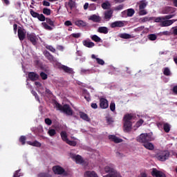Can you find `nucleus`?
Listing matches in <instances>:
<instances>
[{
    "mask_svg": "<svg viewBox=\"0 0 177 177\" xmlns=\"http://www.w3.org/2000/svg\"><path fill=\"white\" fill-rule=\"evenodd\" d=\"M175 16H176V14L167 15L164 17H158L155 19V21L156 23H160L161 27H169V26H172L175 21H177V19L169 20V19H172V17H175Z\"/></svg>",
    "mask_w": 177,
    "mask_h": 177,
    "instance_id": "f257e3e1",
    "label": "nucleus"
},
{
    "mask_svg": "<svg viewBox=\"0 0 177 177\" xmlns=\"http://www.w3.org/2000/svg\"><path fill=\"white\" fill-rule=\"evenodd\" d=\"M132 118H133V115L131 114L128 113L124 115L123 118V128L124 132H131L132 130Z\"/></svg>",
    "mask_w": 177,
    "mask_h": 177,
    "instance_id": "f03ea898",
    "label": "nucleus"
},
{
    "mask_svg": "<svg viewBox=\"0 0 177 177\" xmlns=\"http://www.w3.org/2000/svg\"><path fill=\"white\" fill-rule=\"evenodd\" d=\"M56 107L60 111H63V113L66 114V115H73V109H71V107H70V105L64 104V106H62V104L57 103Z\"/></svg>",
    "mask_w": 177,
    "mask_h": 177,
    "instance_id": "7ed1b4c3",
    "label": "nucleus"
},
{
    "mask_svg": "<svg viewBox=\"0 0 177 177\" xmlns=\"http://www.w3.org/2000/svg\"><path fill=\"white\" fill-rule=\"evenodd\" d=\"M169 151H160L156 155V158L158 160V161H167L168 158H169Z\"/></svg>",
    "mask_w": 177,
    "mask_h": 177,
    "instance_id": "20e7f679",
    "label": "nucleus"
},
{
    "mask_svg": "<svg viewBox=\"0 0 177 177\" xmlns=\"http://www.w3.org/2000/svg\"><path fill=\"white\" fill-rule=\"evenodd\" d=\"M151 140H153V138L148 133H142L137 138V141L143 145L147 142H151Z\"/></svg>",
    "mask_w": 177,
    "mask_h": 177,
    "instance_id": "39448f33",
    "label": "nucleus"
},
{
    "mask_svg": "<svg viewBox=\"0 0 177 177\" xmlns=\"http://www.w3.org/2000/svg\"><path fill=\"white\" fill-rule=\"evenodd\" d=\"M147 1L146 0H141L139 3H137V5L139 6V15L140 16H145L147 15V11L145 10L146 6H147Z\"/></svg>",
    "mask_w": 177,
    "mask_h": 177,
    "instance_id": "423d86ee",
    "label": "nucleus"
},
{
    "mask_svg": "<svg viewBox=\"0 0 177 177\" xmlns=\"http://www.w3.org/2000/svg\"><path fill=\"white\" fill-rule=\"evenodd\" d=\"M45 20H46V22H42L41 26H43L45 30H48V31H52V30H53V28L52 27H55V22L48 17L47 18L45 17Z\"/></svg>",
    "mask_w": 177,
    "mask_h": 177,
    "instance_id": "0eeeda50",
    "label": "nucleus"
},
{
    "mask_svg": "<svg viewBox=\"0 0 177 177\" xmlns=\"http://www.w3.org/2000/svg\"><path fill=\"white\" fill-rule=\"evenodd\" d=\"M53 171L55 175H64V176H67V171L59 165L53 167Z\"/></svg>",
    "mask_w": 177,
    "mask_h": 177,
    "instance_id": "6e6552de",
    "label": "nucleus"
},
{
    "mask_svg": "<svg viewBox=\"0 0 177 177\" xmlns=\"http://www.w3.org/2000/svg\"><path fill=\"white\" fill-rule=\"evenodd\" d=\"M30 14L32 17H34L35 19H38L39 21H45V15H44V14H39L34 11V10L32 9L30 10Z\"/></svg>",
    "mask_w": 177,
    "mask_h": 177,
    "instance_id": "1a4fd4ad",
    "label": "nucleus"
},
{
    "mask_svg": "<svg viewBox=\"0 0 177 177\" xmlns=\"http://www.w3.org/2000/svg\"><path fill=\"white\" fill-rule=\"evenodd\" d=\"M26 38L32 44V45L35 46L37 45V42L38 41V37H37V35L35 33H27Z\"/></svg>",
    "mask_w": 177,
    "mask_h": 177,
    "instance_id": "9d476101",
    "label": "nucleus"
},
{
    "mask_svg": "<svg viewBox=\"0 0 177 177\" xmlns=\"http://www.w3.org/2000/svg\"><path fill=\"white\" fill-rule=\"evenodd\" d=\"M176 12V8L170 6L165 7L162 10L163 15H175Z\"/></svg>",
    "mask_w": 177,
    "mask_h": 177,
    "instance_id": "9b49d317",
    "label": "nucleus"
},
{
    "mask_svg": "<svg viewBox=\"0 0 177 177\" xmlns=\"http://www.w3.org/2000/svg\"><path fill=\"white\" fill-rule=\"evenodd\" d=\"M43 55L45 56L46 59H47V60H49L50 63H53L54 62H56V59L55 57L50 54V53H49V51L45 50L43 52Z\"/></svg>",
    "mask_w": 177,
    "mask_h": 177,
    "instance_id": "f8f14e48",
    "label": "nucleus"
},
{
    "mask_svg": "<svg viewBox=\"0 0 177 177\" xmlns=\"http://www.w3.org/2000/svg\"><path fill=\"white\" fill-rule=\"evenodd\" d=\"M28 77L30 81H38L39 80V75L35 72H29Z\"/></svg>",
    "mask_w": 177,
    "mask_h": 177,
    "instance_id": "ddd939ff",
    "label": "nucleus"
},
{
    "mask_svg": "<svg viewBox=\"0 0 177 177\" xmlns=\"http://www.w3.org/2000/svg\"><path fill=\"white\" fill-rule=\"evenodd\" d=\"M100 107L103 109L109 108V101H107V99L103 97L100 99Z\"/></svg>",
    "mask_w": 177,
    "mask_h": 177,
    "instance_id": "4468645a",
    "label": "nucleus"
},
{
    "mask_svg": "<svg viewBox=\"0 0 177 177\" xmlns=\"http://www.w3.org/2000/svg\"><path fill=\"white\" fill-rule=\"evenodd\" d=\"M152 176L155 177H167L165 176V174H164L162 171L157 170V169H153L151 171Z\"/></svg>",
    "mask_w": 177,
    "mask_h": 177,
    "instance_id": "2eb2a0df",
    "label": "nucleus"
},
{
    "mask_svg": "<svg viewBox=\"0 0 177 177\" xmlns=\"http://www.w3.org/2000/svg\"><path fill=\"white\" fill-rule=\"evenodd\" d=\"M124 24L123 21H115L111 24V28H115L116 27L121 28L124 27Z\"/></svg>",
    "mask_w": 177,
    "mask_h": 177,
    "instance_id": "dca6fc26",
    "label": "nucleus"
},
{
    "mask_svg": "<svg viewBox=\"0 0 177 177\" xmlns=\"http://www.w3.org/2000/svg\"><path fill=\"white\" fill-rule=\"evenodd\" d=\"M88 20H91V21H93L94 23H100V21H102V18L100 16L93 15L90 16Z\"/></svg>",
    "mask_w": 177,
    "mask_h": 177,
    "instance_id": "f3484780",
    "label": "nucleus"
},
{
    "mask_svg": "<svg viewBox=\"0 0 177 177\" xmlns=\"http://www.w3.org/2000/svg\"><path fill=\"white\" fill-rule=\"evenodd\" d=\"M113 13H114V10H111V9L105 11L104 12L105 20H110V19H111V17H113Z\"/></svg>",
    "mask_w": 177,
    "mask_h": 177,
    "instance_id": "a211bd4d",
    "label": "nucleus"
},
{
    "mask_svg": "<svg viewBox=\"0 0 177 177\" xmlns=\"http://www.w3.org/2000/svg\"><path fill=\"white\" fill-rule=\"evenodd\" d=\"M109 140H111V142H114V143H121V142H122V139L119 138L114 135H109Z\"/></svg>",
    "mask_w": 177,
    "mask_h": 177,
    "instance_id": "6ab92c4d",
    "label": "nucleus"
},
{
    "mask_svg": "<svg viewBox=\"0 0 177 177\" xmlns=\"http://www.w3.org/2000/svg\"><path fill=\"white\" fill-rule=\"evenodd\" d=\"M79 115L82 120H84V121H87L89 122L91 121V118H89V116H88V114L84 113V112H79Z\"/></svg>",
    "mask_w": 177,
    "mask_h": 177,
    "instance_id": "aec40b11",
    "label": "nucleus"
},
{
    "mask_svg": "<svg viewBox=\"0 0 177 177\" xmlns=\"http://www.w3.org/2000/svg\"><path fill=\"white\" fill-rule=\"evenodd\" d=\"M18 37L19 41H24L26 39V32L21 29H18Z\"/></svg>",
    "mask_w": 177,
    "mask_h": 177,
    "instance_id": "412c9836",
    "label": "nucleus"
},
{
    "mask_svg": "<svg viewBox=\"0 0 177 177\" xmlns=\"http://www.w3.org/2000/svg\"><path fill=\"white\" fill-rule=\"evenodd\" d=\"M84 177H99V176L94 171H86L84 173Z\"/></svg>",
    "mask_w": 177,
    "mask_h": 177,
    "instance_id": "4be33fe9",
    "label": "nucleus"
},
{
    "mask_svg": "<svg viewBox=\"0 0 177 177\" xmlns=\"http://www.w3.org/2000/svg\"><path fill=\"white\" fill-rule=\"evenodd\" d=\"M82 44L84 46H86V48H93V46H95V43L89 41L88 40H84L82 41Z\"/></svg>",
    "mask_w": 177,
    "mask_h": 177,
    "instance_id": "5701e85b",
    "label": "nucleus"
},
{
    "mask_svg": "<svg viewBox=\"0 0 177 177\" xmlns=\"http://www.w3.org/2000/svg\"><path fill=\"white\" fill-rule=\"evenodd\" d=\"M98 32L100 34H109V28L106 26H100L98 28Z\"/></svg>",
    "mask_w": 177,
    "mask_h": 177,
    "instance_id": "b1692460",
    "label": "nucleus"
},
{
    "mask_svg": "<svg viewBox=\"0 0 177 177\" xmlns=\"http://www.w3.org/2000/svg\"><path fill=\"white\" fill-rule=\"evenodd\" d=\"M27 143L30 146H33L34 147H41V146H42L41 142H39L37 140H35L34 142L28 141V142H27Z\"/></svg>",
    "mask_w": 177,
    "mask_h": 177,
    "instance_id": "393cba45",
    "label": "nucleus"
},
{
    "mask_svg": "<svg viewBox=\"0 0 177 177\" xmlns=\"http://www.w3.org/2000/svg\"><path fill=\"white\" fill-rule=\"evenodd\" d=\"M62 70L63 71H64V73H66L67 74H74V71H73V68L66 65H64Z\"/></svg>",
    "mask_w": 177,
    "mask_h": 177,
    "instance_id": "a878e982",
    "label": "nucleus"
},
{
    "mask_svg": "<svg viewBox=\"0 0 177 177\" xmlns=\"http://www.w3.org/2000/svg\"><path fill=\"white\" fill-rule=\"evenodd\" d=\"M101 7L104 10H109L110 9V8H111V4L109 1H105L102 3Z\"/></svg>",
    "mask_w": 177,
    "mask_h": 177,
    "instance_id": "bb28decb",
    "label": "nucleus"
},
{
    "mask_svg": "<svg viewBox=\"0 0 177 177\" xmlns=\"http://www.w3.org/2000/svg\"><path fill=\"white\" fill-rule=\"evenodd\" d=\"M75 159V161L77 164H82L84 162V159H82V156L80 155H77L73 157Z\"/></svg>",
    "mask_w": 177,
    "mask_h": 177,
    "instance_id": "cd10ccee",
    "label": "nucleus"
},
{
    "mask_svg": "<svg viewBox=\"0 0 177 177\" xmlns=\"http://www.w3.org/2000/svg\"><path fill=\"white\" fill-rule=\"evenodd\" d=\"M143 146L148 150H154V145L151 142H147L143 144Z\"/></svg>",
    "mask_w": 177,
    "mask_h": 177,
    "instance_id": "c85d7f7f",
    "label": "nucleus"
},
{
    "mask_svg": "<svg viewBox=\"0 0 177 177\" xmlns=\"http://www.w3.org/2000/svg\"><path fill=\"white\" fill-rule=\"evenodd\" d=\"M123 13H127L128 17H132L135 15V10L133 8H129L127 10H124Z\"/></svg>",
    "mask_w": 177,
    "mask_h": 177,
    "instance_id": "c756f323",
    "label": "nucleus"
},
{
    "mask_svg": "<svg viewBox=\"0 0 177 177\" xmlns=\"http://www.w3.org/2000/svg\"><path fill=\"white\" fill-rule=\"evenodd\" d=\"M75 24L77 27H86V22H85L82 20L75 21Z\"/></svg>",
    "mask_w": 177,
    "mask_h": 177,
    "instance_id": "7c9ffc66",
    "label": "nucleus"
},
{
    "mask_svg": "<svg viewBox=\"0 0 177 177\" xmlns=\"http://www.w3.org/2000/svg\"><path fill=\"white\" fill-rule=\"evenodd\" d=\"M163 129L166 133H169V131H171V124L169 123H164Z\"/></svg>",
    "mask_w": 177,
    "mask_h": 177,
    "instance_id": "2f4dec72",
    "label": "nucleus"
},
{
    "mask_svg": "<svg viewBox=\"0 0 177 177\" xmlns=\"http://www.w3.org/2000/svg\"><path fill=\"white\" fill-rule=\"evenodd\" d=\"M120 38H122L123 39H131L132 38V35L128 33H122L120 35Z\"/></svg>",
    "mask_w": 177,
    "mask_h": 177,
    "instance_id": "473e14b6",
    "label": "nucleus"
},
{
    "mask_svg": "<svg viewBox=\"0 0 177 177\" xmlns=\"http://www.w3.org/2000/svg\"><path fill=\"white\" fill-rule=\"evenodd\" d=\"M53 63L55 64V67L56 68H58L59 70H63V67H64V65H63L60 62H57V59H56V62H54Z\"/></svg>",
    "mask_w": 177,
    "mask_h": 177,
    "instance_id": "72a5a7b5",
    "label": "nucleus"
},
{
    "mask_svg": "<svg viewBox=\"0 0 177 177\" xmlns=\"http://www.w3.org/2000/svg\"><path fill=\"white\" fill-rule=\"evenodd\" d=\"M60 136L64 142H66L67 140H68V138H67V132L62 131L60 133Z\"/></svg>",
    "mask_w": 177,
    "mask_h": 177,
    "instance_id": "f704fd0d",
    "label": "nucleus"
},
{
    "mask_svg": "<svg viewBox=\"0 0 177 177\" xmlns=\"http://www.w3.org/2000/svg\"><path fill=\"white\" fill-rule=\"evenodd\" d=\"M163 74L164 75H166L167 77H169L171 75V70H169V68L166 67L163 68Z\"/></svg>",
    "mask_w": 177,
    "mask_h": 177,
    "instance_id": "c9c22d12",
    "label": "nucleus"
},
{
    "mask_svg": "<svg viewBox=\"0 0 177 177\" xmlns=\"http://www.w3.org/2000/svg\"><path fill=\"white\" fill-rule=\"evenodd\" d=\"M43 13L46 16H50V14L52 13V10L48 8H43Z\"/></svg>",
    "mask_w": 177,
    "mask_h": 177,
    "instance_id": "e433bc0d",
    "label": "nucleus"
},
{
    "mask_svg": "<svg viewBox=\"0 0 177 177\" xmlns=\"http://www.w3.org/2000/svg\"><path fill=\"white\" fill-rule=\"evenodd\" d=\"M91 38L92 41H94L95 42H100L102 41V39H100V37L96 35H93L91 37Z\"/></svg>",
    "mask_w": 177,
    "mask_h": 177,
    "instance_id": "4c0bfd02",
    "label": "nucleus"
},
{
    "mask_svg": "<svg viewBox=\"0 0 177 177\" xmlns=\"http://www.w3.org/2000/svg\"><path fill=\"white\" fill-rule=\"evenodd\" d=\"M147 38L149 39V41H156V39H157V35L149 34L148 35Z\"/></svg>",
    "mask_w": 177,
    "mask_h": 177,
    "instance_id": "58836bf2",
    "label": "nucleus"
},
{
    "mask_svg": "<svg viewBox=\"0 0 177 177\" xmlns=\"http://www.w3.org/2000/svg\"><path fill=\"white\" fill-rule=\"evenodd\" d=\"M122 9H124V4H120L113 8L115 12H120V10H122Z\"/></svg>",
    "mask_w": 177,
    "mask_h": 177,
    "instance_id": "ea45409f",
    "label": "nucleus"
},
{
    "mask_svg": "<svg viewBox=\"0 0 177 177\" xmlns=\"http://www.w3.org/2000/svg\"><path fill=\"white\" fill-rule=\"evenodd\" d=\"M68 5L71 10H73L74 8H75V2L73 0H69Z\"/></svg>",
    "mask_w": 177,
    "mask_h": 177,
    "instance_id": "a19ab883",
    "label": "nucleus"
},
{
    "mask_svg": "<svg viewBox=\"0 0 177 177\" xmlns=\"http://www.w3.org/2000/svg\"><path fill=\"white\" fill-rule=\"evenodd\" d=\"M37 177H52L49 173L41 172L37 175Z\"/></svg>",
    "mask_w": 177,
    "mask_h": 177,
    "instance_id": "79ce46f5",
    "label": "nucleus"
},
{
    "mask_svg": "<svg viewBox=\"0 0 177 177\" xmlns=\"http://www.w3.org/2000/svg\"><path fill=\"white\" fill-rule=\"evenodd\" d=\"M48 134L51 137L55 136V135H56V130L55 129H50L48 131Z\"/></svg>",
    "mask_w": 177,
    "mask_h": 177,
    "instance_id": "37998d69",
    "label": "nucleus"
},
{
    "mask_svg": "<svg viewBox=\"0 0 177 177\" xmlns=\"http://www.w3.org/2000/svg\"><path fill=\"white\" fill-rule=\"evenodd\" d=\"M66 143H67V145H69V146H73V147H75V146H77L76 141L70 140L68 139L67 140Z\"/></svg>",
    "mask_w": 177,
    "mask_h": 177,
    "instance_id": "c03bdc74",
    "label": "nucleus"
},
{
    "mask_svg": "<svg viewBox=\"0 0 177 177\" xmlns=\"http://www.w3.org/2000/svg\"><path fill=\"white\" fill-rule=\"evenodd\" d=\"M26 140H27V138L26 137V136H21L19 138V142L21 143L22 145H26Z\"/></svg>",
    "mask_w": 177,
    "mask_h": 177,
    "instance_id": "a18cd8bd",
    "label": "nucleus"
},
{
    "mask_svg": "<svg viewBox=\"0 0 177 177\" xmlns=\"http://www.w3.org/2000/svg\"><path fill=\"white\" fill-rule=\"evenodd\" d=\"M143 122H145V121L143 120V119H140V120L136 123V128H139V127H142V125H143Z\"/></svg>",
    "mask_w": 177,
    "mask_h": 177,
    "instance_id": "49530a36",
    "label": "nucleus"
},
{
    "mask_svg": "<svg viewBox=\"0 0 177 177\" xmlns=\"http://www.w3.org/2000/svg\"><path fill=\"white\" fill-rule=\"evenodd\" d=\"M46 48L48 49V50H50V52H52L53 53H55L56 52V48H53L52 46L47 45L46 46Z\"/></svg>",
    "mask_w": 177,
    "mask_h": 177,
    "instance_id": "de8ad7c7",
    "label": "nucleus"
},
{
    "mask_svg": "<svg viewBox=\"0 0 177 177\" xmlns=\"http://www.w3.org/2000/svg\"><path fill=\"white\" fill-rule=\"evenodd\" d=\"M40 77L43 80H48V75L44 72L40 73Z\"/></svg>",
    "mask_w": 177,
    "mask_h": 177,
    "instance_id": "09e8293b",
    "label": "nucleus"
},
{
    "mask_svg": "<svg viewBox=\"0 0 177 177\" xmlns=\"http://www.w3.org/2000/svg\"><path fill=\"white\" fill-rule=\"evenodd\" d=\"M106 122L109 125L111 124L114 122V120H113V118L111 117H106Z\"/></svg>",
    "mask_w": 177,
    "mask_h": 177,
    "instance_id": "8fccbe9b",
    "label": "nucleus"
},
{
    "mask_svg": "<svg viewBox=\"0 0 177 177\" xmlns=\"http://www.w3.org/2000/svg\"><path fill=\"white\" fill-rule=\"evenodd\" d=\"M31 93H32V95H33V96H35V97L37 100V102H39V96L38 95V93H37L35 92V91H34V90L31 91Z\"/></svg>",
    "mask_w": 177,
    "mask_h": 177,
    "instance_id": "3c124183",
    "label": "nucleus"
},
{
    "mask_svg": "<svg viewBox=\"0 0 177 177\" xmlns=\"http://www.w3.org/2000/svg\"><path fill=\"white\" fill-rule=\"evenodd\" d=\"M95 60L97 64H100V66H104V61L100 58H95Z\"/></svg>",
    "mask_w": 177,
    "mask_h": 177,
    "instance_id": "603ef678",
    "label": "nucleus"
},
{
    "mask_svg": "<svg viewBox=\"0 0 177 177\" xmlns=\"http://www.w3.org/2000/svg\"><path fill=\"white\" fill-rule=\"evenodd\" d=\"M109 107H110L111 111H113V112L115 111V103L111 102Z\"/></svg>",
    "mask_w": 177,
    "mask_h": 177,
    "instance_id": "864d4df0",
    "label": "nucleus"
},
{
    "mask_svg": "<svg viewBox=\"0 0 177 177\" xmlns=\"http://www.w3.org/2000/svg\"><path fill=\"white\" fill-rule=\"evenodd\" d=\"M84 99H86L87 102H91V95H89L88 93H84Z\"/></svg>",
    "mask_w": 177,
    "mask_h": 177,
    "instance_id": "5fc2aeb1",
    "label": "nucleus"
},
{
    "mask_svg": "<svg viewBox=\"0 0 177 177\" xmlns=\"http://www.w3.org/2000/svg\"><path fill=\"white\" fill-rule=\"evenodd\" d=\"M89 10H96V4L91 3L88 6Z\"/></svg>",
    "mask_w": 177,
    "mask_h": 177,
    "instance_id": "6e6d98bb",
    "label": "nucleus"
},
{
    "mask_svg": "<svg viewBox=\"0 0 177 177\" xmlns=\"http://www.w3.org/2000/svg\"><path fill=\"white\" fill-rule=\"evenodd\" d=\"M71 37H73V38H80L81 33H72Z\"/></svg>",
    "mask_w": 177,
    "mask_h": 177,
    "instance_id": "4d7b16f0",
    "label": "nucleus"
},
{
    "mask_svg": "<svg viewBox=\"0 0 177 177\" xmlns=\"http://www.w3.org/2000/svg\"><path fill=\"white\" fill-rule=\"evenodd\" d=\"M44 121L47 125H52V120L50 118H46Z\"/></svg>",
    "mask_w": 177,
    "mask_h": 177,
    "instance_id": "13d9d810",
    "label": "nucleus"
},
{
    "mask_svg": "<svg viewBox=\"0 0 177 177\" xmlns=\"http://www.w3.org/2000/svg\"><path fill=\"white\" fill-rule=\"evenodd\" d=\"M20 176H21V175H20V169L16 171L14 173L13 177H20Z\"/></svg>",
    "mask_w": 177,
    "mask_h": 177,
    "instance_id": "bf43d9fd",
    "label": "nucleus"
},
{
    "mask_svg": "<svg viewBox=\"0 0 177 177\" xmlns=\"http://www.w3.org/2000/svg\"><path fill=\"white\" fill-rule=\"evenodd\" d=\"M81 73H83L84 74H89V73H91V70H89V69H82Z\"/></svg>",
    "mask_w": 177,
    "mask_h": 177,
    "instance_id": "052dcab7",
    "label": "nucleus"
},
{
    "mask_svg": "<svg viewBox=\"0 0 177 177\" xmlns=\"http://www.w3.org/2000/svg\"><path fill=\"white\" fill-rule=\"evenodd\" d=\"M64 25L66 26V27H69V26H73V23L71 21H66Z\"/></svg>",
    "mask_w": 177,
    "mask_h": 177,
    "instance_id": "680f3d73",
    "label": "nucleus"
},
{
    "mask_svg": "<svg viewBox=\"0 0 177 177\" xmlns=\"http://www.w3.org/2000/svg\"><path fill=\"white\" fill-rule=\"evenodd\" d=\"M43 6H50V3H49V1H44Z\"/></svg>",
    "mask_w": 177,
    "mask_h": 177,
    "instance_id": "e2e57ef3",
    "label": "nucleus"
},
{
    "mask_svg": "<svg viewBox=\"0 0 177 177\" xmlns=\"http://www.w3.org/2000/svg\"><path fill=\"white\" fill-rule=\"evenodd\" d=\"M115 154H116V157H120V158L124 157V154L121 153L120 151H116Z\"/></svg>",
    "mask_w": 177,
    "mask_h": 177,
    "instance_id": "0e129e2a",
    "label": "nucleus"
},
{
    "mask_svg": "<svg viewBox=\"0 0 177 177\" xmlns=\"http://www.w3.org/2000/svg\"><path fill=\"white\" fill-rule=\"evenodd\" d=\"M174 35H177V27L172 28Z\"/></svg>",
    "mask_w": 177,
    "mask_h": 177,
    "instance_id": "69168bd1",
    "label": "nucleus"
},
{
    "mask_svg": "<svg viewBox=\"0 0 177 177\" xmlns=\"http://www.w3.org/2000/svg\"><path fill=\"white\" fill-rule=\"evenodd\" d=\"M138 177H147V174H146L145 172L140 173V174Z\"/></svg>",
    "mask_w": 177,
    "mask_h": 177,
    "instance_id": "338daca9",
    "label": "nucleus"
},
{
    "mask_svg": "<svg viewBox=\"0 0 177 177\" xmlns=\"http://www.w3.org/2000/svg\"><path fill=\"white\" fill-rule=\"evenodd\" d=\"M173 92L175 93V95H177V86H174L173 87Z\"/></svg>",
    "mask_w": 177,
    "mask_h": 177,
    "instance_id": "774afa93",
    "label": "nucleus"
}]
</instances>
